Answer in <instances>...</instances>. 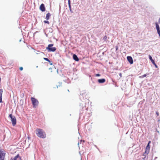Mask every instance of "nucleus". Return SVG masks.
I'll return each mask as SVG.
<instances>
[{"instance_id":"41","label":"nucleus","mask_w":160,"mask_h":160,"mask_svg":"<svg viewBox=\"0 0 160 160\" xmlns=\"http://www.w3.org/2000/svg\"><path fill=\"white\" fill-rule=\"evenodd\" d=\"M79 142H78V144L79 145Z\"/></svg>"},{"instance_id":"31","label":"nucleus","mask_w":160,"mask_h":160,"mask_svg":"<svg viewBox=\"0 0 160 160\" xmlns=\"http://www.w3.org/2000/svg\"><path fill=\"white\" fill-rule=\"evenodd\" d=\"M158 23L160 24V18L158 20Z\"/></svg>"},{"instance_id":"22","label":"nucleus","mask_w":160,"mask_h":160,"mask_svg":"<svg viewBox=\"0 0 160 160\" xmlns=\"http://www.w3.org/2000/svg\"><path fill=\"white\" fill-rule=\"evenodd\" d=\"M107 37L106 36H105L103 38V39L104 40H106L107 39Z\"/></svg>"},{"instance_id":"17","label":"nucleus","mask_w":160,"mask_h":160,"mask_svg":"<svg viewBox=\"0 0 160 160\" xmlns=\"http://www.w3.org/2000/svg\"><path fill=\"white\" fill-rule=\"evenodd\" d=\"M150 145L149 144V143H148L147 144L146 148V149L148 150H150Z\"/></svg>"},{"instance_id":"13","label":"nucleus","mask_w":160,"mask_h":160,"mask_svg":"<svg viewBox=\"0 0 160 160\" xmlns=\"http://www.w3.org/2000/svg\"><path fill=\"white\" fill-rule=\"evenodd\" d=\"M19 157V155L18 154L13 158H11V160H17V158Z\"/></svg>"},{"instance_id":"43","label":"nucleus","mask_w":160,"mask_h":160,"mask_svg":"<svg viewBox=\"0 0 160 160\" xmlns=\"http://www.w3.org/2000/svg\"><path fill=\"white\" fill-rule=\"evenodd\" d=\"M57 88H58V86H57Z\"/></svg>"},{"instance_id":"25","label":"nucleus","mask_w":160,"mask_h":160,"mask_svg":"<svg viewBox=\"0 0 160 160\" xmlns=\"http://www.w3.org/2000/svg\"><path fill=\"white\" fill-rule=\"evenodd\" d=\"M97 77H99L100 76V75L99 74H97L95 75Z\"/></svg>"},{"instance_id":"35","label":"nucleus","mask_w":160,"mask_h":160,"mask_svg":"<svg viewBox=\"0 0 160 160\" xmlns=\"http://www.w3.org/2000/svg\"><path fill=\"white\" fill-rule=\"evenodd\" d=\"M119 75H120V76L121 77V75H122L121 73H120V74Z\"/></svg>"},{"instance_id":"42","label":"nucleus","mask_w":160,"mask_h":160,"mask_svg":"<svg viewBox=\"0 0 160 160\" xmlns=\"http://www.w3.org/2000/svg\"><path fill=\"white\" fill-rule=\"evenodd\" d=\"M60 84H62V82H61Z\"/></svg>"},{"instance_id":"5","label":"nucleus","mask_w":160,"mask_h":160,"mask_svg":"<svg viewBox=\"0 0 160 160\" xmlns=\"http://www.w3.org/2000/svg\"><path fill=\"white\" fill-rule=\"evenodd\" d=\"M9 117L11 118L12 125L15 126L16 124L17 121L15 117L12 114H9Z\"/></svg>"},{"instance_id":"10","label":"nucleus","mask_w":160,"mask_h":160,"mask_svg":"<svg viewBox=\"0 0 160 160\" xmlns=\"http://www.w3.org/2000/svg\"><path fill=\"white\" fill-rule=\"evenodd\" d=\"M40 9L42 12H44L45 11V8L43 4L42 3L40 5Z\"/></svg>"},{"instance_id":"37","label":"nucleus","mask_w":160,"mask_h":160,"mask_svg":"<svg viewBox=\"0 0 160 160\" xmlns=\"http://www.w3.org/2000/svg\"><path fill=\"white\" fill-rule=\"evenodd\" d=\"M147 155V154H144V156L145 157V156H146V155Z\"/></svg>"},{"instance_id":"8","label":"nucleus","mask_w":160,"mask_h":160,"mask_svg":"<svg viewBox=\"0 0 160 160\" xmlns=\"http://www.w3.org/2000/svg\"><path fill=\"white\" fill-rule=\"evenodd\" d=\"M155 25L157 31L158 33V34L159 36L160 37V29L159 26L157 22L155 23Z\"/></svg>"},{"instance_id":"34","label":"nucleus","mask_w":160,"mask_h":160,"mask_svg":"<svg viewBox=\"0 0 160 160\" xmlns=\"http://www.w3.org/2000/svg\"><path fill=\"white\" fill-rule=\"evenodd\" d=\"M151 142V141H149L148 143H149H149Z\"/></svg>"},{"instance_id":"21","label":"nucleus","mask_w":160,"mask_h":160,"mask_svg":"<svg viewBox=\"0 0 160 160\" xmlns=\"http://www.w3.org/2000/svg\"><path fill=\"white\" fill-rule=\"evenodd\" d=\"M44 22L45 23H47L48 24H49V22L47 20H45L44 21Z\"/></svg>"},{"instance_id":"24","label":"nucleus","mask_w":160,"mask_h":160,"mask_svg":"<svg viewBox=\"0 0 160 160\" xmlns=\"http://www.w3.org/2000/svg\"><path fill=\"white\" fill-rule=\"evenodd\" d=\"M49 62L50 65H52V62H51L50 60L49 61H48Z\"/></svg>"},{"instance_id":"1","label":"nucleus","mask_w":160,"mask_h":160,"mask_svg":"<svg viewBox=\"0 0 160 160\" xmlns=\"http://www.w3.org/2000/svg\"><path fill=\"white\" fill-rule=\"evenodd\" d=\"M89 100L88 99H86L85 101H82L80 103V107L81 109L80 110V112L82 113L83 112H82V111H84V110H87L88 108H86V104L87 102H88Z\"/></svg>"},{"instance_id":"32","label":"nucleus","mask_w":160,"mask_h":160,"mask_svg":"<svg viewBox=\"0 0 160 160\" xmlns=\"http://www.w3.org/2000/svg\"><path fill=\"white\" fill-rule=\"evenodd\" d=\"M19 160H22L21 157H20L19 156Z\"/></svg>"},{"instance_id":"39","label":"nucleus","mask_w":160,"mask_h":160,"mask_svg":"<svg viewBox=\"0 0 160 160\" xmlns=\"http://www.w3.org/2000/svg\"><path fill=\"white\" fill-rule=\"evenodd\" d=\"M21 39H20V40H19V42H21Z\"/></svg>"},{"instance_id":"6","label":"nucleus","mask_w":160,"mask_h":160,"mask_svg":"<svg viewBox=\"0 0 160 160\" xmlns=\"http://www.w3.org/2000/svg\"><path fill=\"white\" fill-rule=\"evenodd\" d=\"M6 153L2 150H0V160H4Z\"/></svg>"},{"instance_id":"38","label":"nucleus","mask_w":160,"mask_h":160,"mask_svg":"<svg viewBox=\"0 0 160 160\" xmlns=\"http://www.w3.org/2000/svg\"><path fill=\"white\" fill-rule=\"evenodd\" d=\"M82 141H83V142H84V141H82V140H81V142Z\"/></svg>"},{"instance_id":"28","label":"nucleus","mask_w":160,"mask_h":160,"mask_svg":"<svg viewBox=\"0 0 160 160\" xmlns=\"http://www.w3.org/2000/svg\"><path fill=\"white\" fill-rule=\"evenodd\" d=\"M23 67H21L19 68V69L21 71L22 70H23Z\"/></svg>"},{"instance_id":"14","label":"nucleus","mask_w":160,"mask_h":160,"mask_svg":"<svg viewBox=\"0 0 160 160\" xmlns=\"http://www.w3.org/2000/svg\"><path fill=\"white\" fill-rule=\"evenodd\" d=\"M51 15V14L49 12L48 13L46 14V19L47 20H48L49 19Z\"/></svg>"},{"instance_id":"16","label":"nucleus","mask_w":160,"mask_h":160,"mask_svg":"<svg viewBox=\"0 0 160 160\" xmlns=\"http://www.w3.org/2000/svg\"><path fill=\"white\" fill-rule=\"evenodd\" d=\"M68 3L69 8L70 9V8H71L70 0H68Z\"/></svg>"},{"instance_id":"26","label":"nucleus","mask_w":160,"mask_h":160,"mask_svg":"<svg viewBox=\"0 0 160 160\" xmlns=\"http://www.w3.org/2000/svg\"><path fill=\"white\" fill-rule=\"evenodd\" d=\"M116 51H117L118 49V46H116L115 47Z\"/></svg>"},{"instance_id":"7","label":"nucleus","mask_w":160,"mask_h":160,"mask_svg":"<svg viewBox=\"0 0 160 160\" xmlns=\"http://www.w3.org/2000/svg\"><path fill=\"white\" fill-rule=\"evenodd\" d=\"M148 57L150 60L151 61L152 63L155 66L156 68H158V66L155 63L154 60L152 59V56L149 55Z\"/></svg>"},{"instance_id":"12","label":"nucleus","mask_w":160,"mask_h":160,"mask_svg":"<svg viewBox=\"0 0 160 160\" xmlns=\"http://www.w3.org/2000/svg\"><path fill=\"white\" fill-rule=\"evenodd\" d=\"M98 82L99 83H104L105 82V79L104 78L99 79L98 80Z\"/></svg>"},{"instance_id":"15","label":"nucleus","mask_w":160,"mask_h":160,"mask_svg":"<svg viewBox=\"0 0 160 160\" xmlns=\"http://www.w3.org/2000/svg\"><path fill=\"white\" fill-rule=\"evenodd\" d=\"M149 150L145 149V151L144 153L143 154V156H144V154H148L149 152Z\"/></svg>"},{"instance_id":"18","label":"nucleus","mask_w":160,"mask_h":160,"mask_svg":"<svg viewBox=\"0 0 160 160\" xmlns=\"http://www.w3.org/2000/svg\"><path fill=\"white\" fill-rule=\"evenodd\" d=\"M3 92V90L2 89H0V97H2Z\"/></svg>"},{"instance_id":"30","label":"nucleus","mask_w":160,"mask_h":160,"mask_svg":"<svg viewBox=\"0 0 160 160\" xmlns=\"http://www.w3.org/2000/svg\"><path fill=\"white\" fill-rule=\"evenodd\" d=\"M143 160H145L146 159V160H147V159H146V156H145L144 158H143Z\"/></svg>"},{"instance_id":"40","label":"nucleus","mask_w":160,"mask_h":160,"mask_svg":"<svg viewBox=\"0 0 160 160\" xmlns=\"http://www.w3.org/2000/svg\"><path fill=\"white\" fill-rule=\"evenodd\" d=\"M1 78H0V81H1Z\"/></svg>"},{"instance_id":"33","label":"nucleus","mask_w":160,"mask_h":160,"mask_svg":"<svg viewBox=\"0 0 160 160\" xmlns=\"http://www.w3.org/2000/svg\"><path fill=\"white\" fill-rule=\"evenodd\" d=\"M157 158V157H155V158H154V160H155V159H156Z\"/></svg>"},{"instance_id":"3","label":"nucleus","mask_w":160,"mask_h":160,"mask_svg":"<svg viewBox=\"0 0 160 160\" xmlns=\"http://www.w3.org/2000/svg\"><path fill=\"white\" fill-rule=\"evenodd\" d=\"M53 45H54L53 44L48 45V47L46 48L48 52H54L56 50V48L55 47H52Z\"/></svg>"},{"instance_id":"19","label":"nucleus","mask_w":160,"mask_h":160,"mask_svg":"<svg viewBox=\"0 0 160 160\" xmlns=\"http://www.w3.org/2000/svg\"><path fill=\"white\" fill-rule=\"evenodd\" d=\"M43 59L45 61H47L48 62L49 61V60L48 58H44Z\"/></svg>"},{"instance_id":"27","label":"nucleus","mask_w":160,"mask_h":160,"mask_svg":"<svg viewBox=\"0 0 160 160\" xmlns=\"http://www.w3.org/2000/svg\"><path fill=\"white\" fill-rule=\"evenodd\" d=\"M69 10H70V12L71 13H72L73 12L72 10V9L71 8H70V9H69Z\"/></svg>"},{"instance_id":"29","label":"nucleus","mask_w":160,"mask_h":160,"mask_svg":"<svg viewBox=\"0 0 160 160\" xmlns=\"http://www.w3.org/2000/svg\"><path fill=\"white\" fill-rule=\"evenodd\" d=\"M156 114L157 116H158L159 115V113H158V112L157 111L156 112Z\"/></svg>"},{"instance_id":"23","label":"nucleus","mask_w":160,"mask_h":160,"mask_svg":"<svg viewBox=\"0 0 160 160\" xmlns=\"http://www.w3.org/2000/svg\"><path fill=\"white\" fill-rule=\"evenodd\" d=\"M2 97H0V102H2Z\"/></svg>"},{"instance_id":"20","label":"nucleus","mask_w":160,"mask_h":160,"mask_svg":"<svg viewBox=\"0 0 160 160\" xmlns=\"http://www.w3.org/2000/svg\"><path fill=\"white\" fill-rule=\"evenodd\" d=\"M147 76V75L146 74H144L142 76H141L140 77V78H143L146 77Z\"/></svg>"},{"instance_id":"11","label":"nucleus","mask_w":160,"mask_h":160,"mask_svg":"<svg viewBox=\"0 0 160 160\" xmlns=\"http://www.w3.org/2000/svg\"><path fill=\"white\" fill-rule=\"evenodd\" d=\"M73 58L76 61H78L79 60V59L78 57L75 54H73Z\"/></svg>"},{"instance_id":"44","label":"nucleus","mask_w":160,"mask_h":160,"mask_svg":"<svg viewBox=\"0 0 160 160\" xmlns=\"http://www.w3.org/2000/svg\"><path fill=\"white\" fill-rule=\"evenodd\" d=\"M81 160H82V159H81Z\"/></svg>"},{"instance_id":"9","label":"nucleus","mask_w":160,"mask_h":160,"mask_svg":"<svg viewBox=\"0 0 160 160\" xmlns=\"http://www.w3.org/2000/svg\"><path fill=\"white\" fill-rule=\"evenodd\" d=\"M127 59L128 62L130 64H132L133 63V60L132 58L130 56L127 57Z\"/></svg>"},{"instance_id":"36","label":"nucleus","mask_w":160,"mask_h":160,"mask_svg":"<svg viewBox=\"0 0 160 160\" xmlns=\"http://www.w3.org/2000/svg\"><path fill=\"white\" fill-rule=\"evenodd\" d=\"M28 139H29L30 138V137H28Z\"/></svg>"},{"instance_id":"4","label":"nucleus","mask_w":160,"mask_h":160,"mask_svg":"<svg viewBox=\"0 0 160 160\" xmlns=\"http://www.w3.org/2000/svg\"><path fill=\"white\" fill-rule=\"evenodd\" d=\"M31 100L34 108H35L38 104V101L34 98L32 97Z\"/></svg>"},{"instance_id":"2","label":"nucleus","mask_w":160,"mask_h":160,"mask_svg":"<svg viewBox=\"0 0 160 160\" xmlns=\"http://www.w3.org/2000/svg\"><path fill=\"white\" fill-rule=\"evenodd\" d=\"M36 131V134L38 137L43 138H46L45 133L43 132L42 129L37 128Z\"/></svg>"}]
</instances>
